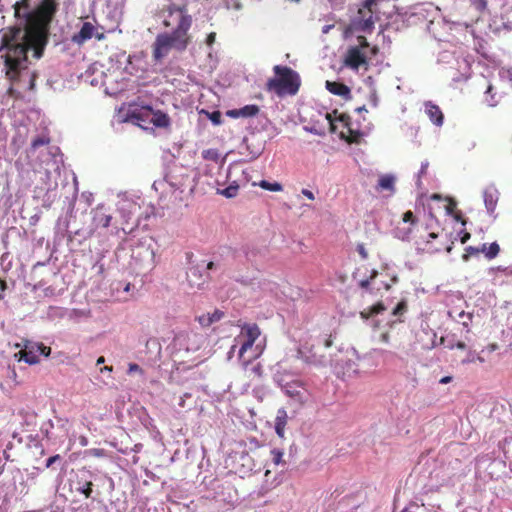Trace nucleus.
<instances>
[{
  "mask_svg": "<svg viewBox=\"0 0 512 512\" xmlns=\"http://www.w3.org/2000/svg\"><path fill=\"white\" fill-rule=\"evenodd\" d=\"M57 10L55 0H43L36 15L27 14L23 27L12 26L0 30V59L8 79L15 81L26 68L27 53L39 59L47 43L48 22Z\"/></svg>",
  "mask_w": 512,
  "mask_h": 512,
  "instance_id": "nucleus-1",
  "label": "nucleus"
},
{
  "mask_svg": "<svg viewBox=\"0 0 512 512\" xmlns=\"http://www.w3.org/2000/svg\"><path fill=\"white\" fill-rule=\"evenodd\" d=\"M192 25L191 16H182L177 19V25L171 33L158 34L153 44V58L162 60L171 49L184 51L191 42L189 30Z\"/></svg>",
  "mask_w": 512,
  "mask_h": 512,
  "instance_id": "nucleus-2",
  "label": "nucleus"
},
{
  "mask_svg": "<svg viewBox=\"0 0 512 512\" xmlns=\"http://www.w3.org/2000/svg\"><path fill=\"white\" fill-rule=\"evenodd\" d=\"M378 53V46L370 45L365 36L359 35L357 36V44L347 49L343 64L354 71L359 70L360 67L367 71L370 59Z\"/></svg>",
  "mask_w": 512,
  "mask_h": 512,
  "instance_id": "nucleus-3",
  "label": "nucleus"
},
{
  "mask_svg": "<svg viewBox=\"0 0 512 512\" xmlns=\"http://www.w3.org/2000/svg\"><path fill=\"white\" fill-rule=\"evenodd\" d=\"M276 75L270 78L266 83V90L273 91L278 96L285 94L295 95L300 87L298 74L287 66L276 65L273 68Z\"/></svg>",
  "mask_w": 512,
  "mask_h": 512,
  "instance_id": "nucleus-4",
  "label": "nucleus"
},
{
  "mask_svg": "<svg viewBox=\"0 0 512 512\" xmlns=\"http://www.w3.org/2000/svg\"><path fill=\"white\" fill-rule=\"evenodd\" d=\"M260 336V329L256 324H244L241 328L239 336L236 341L242 340L239 349V359L243 358L244 353L249 350Z\"/></svg>",
  "mask_w": 512,
  "mask_h": 512,
  "instance_id": "nucleus-5",
  "label": "nucleus"
},
{
  "mask_svg": "<svg viewBox=\"0 0 512 512\" xmlns=\"http://www.w3.org/2000/svg\"><path fill=\"white\" fill-rule=\"evenodd\" d=\"M359 286L365 289L370 294H378L382 290L388 291L391 288V284L379 279V273L373 270L370 276L359 282Z\"/></svg>",
  "mask_w": 512,
  "mask_h": 512,
  "instance_id": "nucleus-6",
  "label": "nucleus"
},
{
  "mask_svg": "<svg viewBox=\"0 0 512 512\" xmlns=\"http://www.w3.org/2000/svg\"><path fill=\"white\" fill-rule=\"evenodd\" d=\"M281 386L285 394L290 398L295 399L301 404L306 401V388L302 381L293 380L290 382H285Z\"/></svg>",
  "mask_w": 512,
  "mask_h": 512,
  "instance_id": "nucleus-7",
  "label": "nucleus"
},
{
  "mask_svg": "<svg viewBox=\"0 0 512 512\" xmlns=\"http://www.w3.org/2000/svg\"><path fill=\"white\" fill-rule=\"evenodd\" d=\"M336 120L347 130L346 132L342 131L341 136L345 138L348 143H359L362 133L359 130L351 128V117L348 114L342 113Z\"/></svg>",
  "mask_w": 512,
  "mask_h": 512,
  "instance_id": "nucleus-8",
  "label": "nucleus"
},
{
  "mask_svg": "<svg viewBox=\"0 0 512 512\" xmlns=\"http://www.w3.org/2000/svg\"><path fill=\"white\" fill-rule=\"evenodd\" d=\"M15 357L18 358L19 361H24L30 365L39 363L37 343L26 340L23 349L16 353Z\"/></svg>",
  "mask_w": 512,
  "mask_h": 512,
  "instance_id": "nucleus-9",
  "label": "nucleus"
},
{
  "mask_svg": "<svg viewBox=\"0 0 512 512\" xmlns=\"http://www.w3.org/2000/svg\"><path fill=\"white\" fill-rule=\"evenodd\" d=\"M91 213L92 226L94 229L109 227L112 220V215L108 213L103 205H98L95 209L92 210Z\"/></svg>",
  "mask_w": 512,
  "mask_h": 512,
  "instance_id": "nucleus-10",
  "label": "nucleus"
},
{
  "mask_svg": "<svg viewBox=\"0 0 512 512\" xmlns=\"http://www.w3.org/2000/svg\"><path fill=\"white\" fill-rule=\"evenodd\" d=\"M377 0H365L363 7L359 9L358 13L362 15V21L360 22L361 29L368 31L373 28L374 22L372 20L373 7L376 5Z\"/></svg>",
  "mask_w": 512,
  "mask_h": 512,
  "instance_id": "nucleus-11",
  "label": "nucleus"
},
{
  "mask_svg": "<svg viewBox=\"0 0 512 512\" xmlns=\"http://www.w3.org/2000/svg\"><path fill=\"white\" fill-rule=\"evenodd\" d=\"M425 113L432 123L436 126H442L444 121V114L440 107L431 101L425 103Z\"/></svg>",
  "mask_w": 512,
  "mask_h": 512,
  "instance_id": "nucleus-12",
  "label": "nucleus"
},
{
  "mask_svg": "<svg viewBox=\"0 0 512 512\" xmlns=\"http://www.w3.org/2000/svg\"><path fill=\"white\" fill-rule=\"evenodd\" d=\"M483 198L487 212L492 215L495 212L499 199L498 190L494 187L486 188L483 193Z\"/></svg>",
  "mask_w": 512,
  "mask_h": 512,
  "instance_id": "nucleus-13",
  "label": "nucleus"
},
{
  "mask_svg": "<svg viewBox=\"0 0 512 512\" xmlns=\"http://www.w3.org/2000/svg\"><path fill=\"white\" fill-rule=\"evenodd\" d=\"M326 89L337 96H341L344 99H349L351 97L350 88L341 82L336 81H326Z\"/></svg>",
  "mask_w": 512,
  "mask_h": 512,
  "instance_id": "nucleus-14",
  "label": "nucleus"
},
{
  "mask_svg": "<svg viewBox=\"0 0 512 512\" xmlns=\"http://www.w3.org/2000/svg\"><path fill=\"white\" fill-rule=\"evenodd\" d=\"M94 26L90 22H84L80 31L72 37V41L76 44H83L91 39L94 35Z\"/></svg>",
  "mask_w": 512,
  "mask_h": 512,
  "instance_id": "nucleus-15",
  "label": "nucleus"
},
{
  "mask_svg": "<svg viewBox=\"0 0 512 512\" xmlns=\"http://www.w3.org/2000/svg\"><path fill=\"white\" fill-rule=\"evenodd\" d=\"M246 377L250 380L260 379L263 376V366L260 363H251L250 361H242Z\"/></svg>",
  "mask_w": 512,
  "mask_h": 512,
  "instance_id": "nucleus-16",
  "label": "nucleus"
},
{
  "mask_svg": "<svg viewBox=\"0 0 512 512\" xmlns=\"http://www.w3.org/2000/svg\"><path fill=\"white\" fill-rule=\"evenodd\" d=\"M287 421H288L287 411L284 408L278 409L276 418H275V432L281 438L284 437Z\"/></svg>",
  "mask_w": 512,
  "mask_h": 512,
  "instance_id": "nucleus-17",
  "label": "nucleus"
},
{
  "mask_svg": "<svg viewBox=\"0 0 512 512\" xmlns=\"http://www.w3.org/2000/svg\"><path fill=\"white\" fill-rule=\"evenodd\" d=\"M223 316L224 313L221 310L216 309L212 313H206L198 316L197 320L202 327H209L213 323L220 321Z\"/></svg>",
  "mask_w": 512,
  "mask_h": 512,
  "instance_id": "nucleus-18",
  "label": "nucleus"
},
{
  "mask_svg": "<svg viewBox=\"0 0 512 512\" xmlns=\"http://www.w3.org/2000/svg\"><path fill=\"white\" fill-rule=\"evenodd\" d=\"M395 181H396V178L391 174L382 175V176H380V178L378 180L376 189L378 191L387 190L391 193H394L395 192Z\"/></svg>",
  "mask_w": 512,
  "mask_h": 512,
  "instance_id": "nucleus-19",
  "label": "nucleus"
},
{
  "mask_svg": "<svg viewBox=\"0 0 512 512\" xmlns=\"http://www.w3.org/2000/svg\"><path fill=\"white\" fill-rule=\"evenodd\" d=\"M259 113V107L254 104L246 105L240 109L231 110L228 115L233 117H253Z\"/></svg>",
  "mask_w": 512,
  "mask_h": 512,
  "instance_id": "nucleus-20",
  "label": "nucleus"
},
{
  "mask_svg": "<svg viewBox=\"0 0 512 512\" xmlns=\"http://www.w3.org/2000/svg\"><path fill=\"white\" fill-rule=\"evenodd\" d=\"M188 282L191 287L201 288L206 283V280L198 268L192 267L188 273Z\"/></svg>",
  "mask_w": 512,
  "mask_h": 512,
  "instance_id": "nucleus-21",
  "label": "nucleus"
},
{
  "mask_svg": "<svg viewBox=\"0 0 512 512\" xmlns=\"http://www.w3.org/2000/svg\"><path fill=\"white\" fill-rule=\"evenodd\" d=\"M151 123L156 127L167 128L170 126V118L166 113L158 110L153 113Z\"/></svg>",
  "mask_w": 512,
  "mask_h": 512,
  "instance_id": "nucleus-22",
  "label": "nucleus"
},
{
  "mask_svg": "<svg viewBox=\"0 0 512 512\" xmlns=\"http://www.w3.org/2000/svg\"><path fill=\"white\" fill-rule=\"evenodd\" d=\"M301 359L311 365H322L324 363V356H317L315 353L306 352L302 349L298 351Z\"/></svg>",
  "mask_w": 512,
  "mask_h": 512,
  "instance_id": "nucleus-23",
  "label": "nucleus"
},
{
  "mask_svg": "<svg viewBox=\"0 0 512 512\" xmlns=\"http://www.w3.org/2000/svg\"><path fill=\"white\" fill-rule=\"evenodd\" d=\"M500 252V246L497 242H493L489 245L484 243L481 247V253L485 255V257L489 260L494 259L498 256Z\"/></svg>",
  "mask_w": 512,
  "mask_h": 512,
  "instance_id": "nucleus-24",
  "label": "nucleus"
},
{
  "mask_svg": "<svg viewBox=\"0 0 512 512\" xmlns=\"http://www.w3.org/2000/svg\"><path fill=\"white\" fill-rule=\"evenodd\" d=\"M385 306L382 302H378L373 306H370L363 311L360 312V315L363 319H369L373 317L374 315L380 314L383 311H385Z\"/></svg>",
  "mask_w": 512,
  "mask_h": 512,
  "instance_id": "nucleus-25",
  "label": "nucleus"
},
{
  "mask_svg": "<svg viewBox=\"0 0 512 512\" xmlns=\"http://www.w3.org/2000/svg\"><path fill=\"white\" fill-rule=\"evenodd\" d=\"M167 12L170 17H172L174 14H178L177 19L181 18L183 15L190 16L187 13V7L185 5L179 6L176 4H171L167 7Z\"/></svg>",
  "mask_w": 512,
  "mask_h": 512,
  "instance_id": "nucleus-26",
  "label": "nucleus"
},
{
  "mask_svg": "<svg viewBox=\"0 0 512 512\" xmlns=\"http://www.w3.org/2000/svg\"><path fill=\"white\" fill-rule=\"evenodd\" d=\"M440 341H441V344H444L445 347L449 350H453L454 348L461 349V350L466 349L465 342H463L461 340L454 341L453 339H447V338L441 337Z\"/></svg>",
  "mask_w": 512,
  "mask_h": 512,
  "instance_id": "nucleus-27",
  "label": "nucleus"
},
{
  "mask_svg": "<svg viewBox=\"0 0 512 512\" xmlns=\"http://www.w3.org/2000/svg\"><path fill=\"white\" fill-rule=\"evenodd\" d=\"M485 101L490 107H494L498 104L499 98L496 97V94L493 93V86L489 84L485 91Z\"/></svg>",
  "mask_w": 512,
  "mask_h": 512,
  "instance_id": "nucleus-28",
  "label": "nucleus"
},
{
  "mask_svg": "<svg viewBox=\"0 0 512 512\" xmlns=\"http://www.w3.org/2000/svg\"><path fill=\"white\" fill-rule=\"evenodd\" d=\"M202 157L205 160H209V161H212L215 163L219 162V160H220L219 151H218V149H215V148L203 150Z\"/></svg>",
  "mask_w": 512,
  "mask_h": 512,
  "instance_id": "nucleus-29",
  "label": "nucleus"
},
{
  "mask_svg": "<svg viewBox=\"0 0 512 512\" xmlns=\"http://www.w3.org/2000/svg\"><path fill=\"white\" fill-rule=\"evenodd\" d=\"M239 185L233 183L230 184L228 187H226L223 190H220L219 193L226 198H233L238 194Z\"/></svg>",
  "mask_w": 512,
  "mask_h": 512,
  "instance_id": "nucleus-30",
  "label": "nucleus"
},
{
  "mask_svg": "<svg viewBox=\"0 0 512 512\" xmlns=\"http://www.w3.org/2000/svg\"><path fill=\"white\" fill-rule=\"evenodd\" d=\"M260 187L265 190H269V191H273V192H278V191L282 190V185L280 183H278V182L270 183L266 180H262L260 182Z\"/></svg>",
  "mask_w": 512,
  "mask_h": 512,
  "instance_id": "nucleus-31",
  "label": "nucleus"
},
{
  "mask_svg": "<svg viewBox=\"0 0 512 512\" xmlns=\"http://www.w3.org/2000/svg\"><path fill=\"white\" fill-rule=\"evenodd\" d=\"M202 113H205V115L211 120V122L214 125H220L221 124V122H222V114H221L220 111L216 110V111H213V112H208V111L202 110Z\"/></svg>",
  "mask_w": 512,
  "mask_h": 512,
  "instance_id": "nucleus-32",
  "label": "nucleus"
},
{
  "mask_svg": "<svg viewBox=\"0 0 512 512\" xmlns=\"http://www.w3.org/2000/svg\"><path fill=\"white\" fill-rule=\"evenodd\" d=\"M14 7V14H15V17L17 18H20L21 17V10L24 9V10H27L28 7H29V1L28 0H19V1H16L15 4L13 5Z\"/></svg>",
  "mask_w": 512,
  "mask_h": 512,
  "instance_id": "nucleus-33",
  "label": "nucleus"
},
{
  "mask_svg": "<svg viewBox=\"0 0 512 512\" xmlns=\"http://www.w3.org/2000/svg\"><path fill=\"white\" fill-rule=\"evenodd\" d=\"M406 311H407V303H406V301L402 300L393 309L392 315L402 316Z\"/></svg>",
  "mask_w": 512,
  "mask_h": 512,
  "instance_id": "nucleus-34",
  "label": "nucleus"
},
{
  "mask_svg": "<svg viewBox=\"0 0 512 512\" xmlns=\"http://www.w3.org/2000/svg\"><path fill=\"white\" fill-rule=\"evenodd\" d=\"M49 143H50V138L49 137H37V138H35L32 141L31 147H32V149L36 150L40 146H44V145H47Z\"/></svg>",
  "mask_w": 512,
  "mask_h": 512,
  "instance_id": "nucleus-35",
  "label": "nucleus"
},
{
  "mask_svg": "<svg viewBox=\"0 0 512 512\" xmlns=\"http://www.w3.org/2000/svg\"><path fill=\"white\" fill-rule=\"evenodd\" d=\"M272 461L275 465H279L283 462V452L279 449H273L271 451Z\"/></svg>",
  "mask_w": 512,
  "mask_h": 512,
  "instance_id": "nucleus-36",
  "label": "nucleus"
},
{
  "mask_svg": "<svg viewBox=\"0 0 512 512\" xmlns=\"http://www.w3.org/2000/svg\"><path fill=\"white\" fill-rule=\"evenodd\" d=\"M402 220L403 222L405 223H410L411 225H414L416 224L417 222V218L416 216L414 215V213L410 210L406 211L404 214H403V217H402Z\"/></svg>",
  "mask_w": 512,
  "mask_h": 512,
  "instance_id": "nucleus-37",
  "label": "nucleus"
},
{
  "mask_svg": "<svg viewBox=\"0 0 512 512\" xmlns=\"http://www.w3.org/2000/svg\"><path fill=\"white\" fill-rule=\"evenodd\" d=\"M470 3L479 12H482L487 8V0H470Z\"/></svg>",
  "mask_w": 512,
  "mask_h": 512,
  "instance_id": "nucleus-38",
  "label": "nucleus"
},
{
  "mask_svg": "<svg viewBox=\"0 0 512 512\" xmlns=\"http://www.w3.org/2000/svg\"><path fill=\"white\" fill-rule=\"evenodd\" d=\"M481 252V248H476L469 246L465 249V254L463 255V260L467 261L470 255H477Z\"/></svg>",
  "mask_w": 512,
  "mask_h": 512,
  "instance_id": "nucleus-39",
  "label": "nucleus"
},
{
  "mask_svg": "<svg viewBox=\"0 0 512 512\" xmlns=\"http://www.w3.org/2000/svg\"><path fill=\"white\" fill-rule=\"evenodd\" d=\"M37 351H38V355L42 354L45 357H48L51 353V348L48 346H45L43 343H37Z\"/></svg>",
  "mask_w": 512,
  "mask_h": 512,
  "instance_id": "nucleus-40",
  "label": "nucleus"
},
{
  "mask_svg": "<svg viewBox=\"0 0 512 512\" xmlns=\"http://www.w3.org/2000/svg\"><path fill=\"white\" fill-rule=\"evenodd\" d=\"M92 487L93 483L91 481H88L85 483V485L80 491L85 495L86 498H89L92 494Z\"/></svg>",
  "mask_w": 512,
  "mask_h": 512,
  "instance_id": "nucleus-41",
  "label": "nucleus"
},
{
  "mask_svg": "<svg viewBox=\"0 0 512 512\" xmlns=\"http://www.w3.org/2000/svg\"><path fill=\"white\" fill-rule=\"evenodd\" d=\"M459 317L462 319V324L467 327L469 323L471 322L472 315L470 313H465L464 311H461L459 313Z\"/></svg>",
  "mask_w": 512,
  "mask_h": 512,
  "instance_id": "nucleus-42",
  "label": "nucleus"
},
{
  "mask_svg": "<svg viewBox=\"0 0 512 512\" xmlns=\"http://www.w3.org/2000/svg\"><path fill=\"white\" fill-rule=\"evenodd\" d=\"M241 460L243 461V466H247L248 470H251L252 465V459L247 453H242L240 456Z\"/></svg>",
  "mask_w": 512,
  "mask_h": 512,
  "instance_id": "nucleus-43",
  "label": "nucleus"
},
{
  "mask_svg": "<svg viewBox=\"0 0 512 512\" xmlns=\"http://www.w3.org/2000/svg\"><path fill=\"white\" fill-rule=\"evenodd\" d=\"M356 249L362 259L368 258V252H367L364 244H362V243L358 244Z\"/></svg>",
  "mask_w": 512,
  "mask_h": 512,
  "instance_id": "nucleus-44",
  "label": "nucleus"
},
{
  "mask_svg": "<svg viewBox=\"0 0 512 512\" xmlns=\"http://www.w3.org/2000/svg\"><path fill=\"white\" fill-rule=\"evenodd\" d=\"M128 372L129 373H133V372H142V369L140 368V366L136 363H130L129 364V368H128Z\"/></svg>",
  "mask_w": 512,
  "mask_h": 512,
  "instance_id": "nucleus-45",
  "label": "nucleus"
},
{
  "mask_svg": "<svg viewBox=\"0 0 512 512\" xmlns=\"http://www.w3.org/2000/svg\"><path fill=\"white\" fill-rule=\"evenodd\" d=\"M60 459V456L59 455H54V456H51L50 458L47 459L46 461V467L49 468L50 466H52L57 460Z\"/></svg>",
  "mask_w": 512,
  "mask_h": 512,
  "instance_id": "nucleus-46",
  "label": "nucleus"
},
{
  "mask_svg": "<svg viewBox=\"0 0 512 512\" xmlns=\"http://www.w3.org/2000/svg\"><path fill=\"white\" fill-rule=\"evenodd\" d=\"M476 356L473 355V353H469L468 356L462 360V364H469L476 361Z\"/></svg>",
  "mask_w": 512,
  "mask_h": 512,
  "instance_id": "nucleus-47",
  "label": "nucleus"
},
{
  "mask_svg": "<svg viewBox=\"0 0 512 512\" xmlns=\"http://www.w3.org/2000/svg\"><path fill=\"white\" fill-rule=\"evenodd\" d=\"M215 39H216V33L211 32V33H210V34H208V36H207L206 43H207L208 45H212V44L215 42Z\"/></svg>",
  "mask_w": 512,
  "mask_h": 512,
  "instance_id": "nucleus-48",
  "label": "nucleus"
},
{
  "mask_svg": "<svg viewBox=\"0 0 512 512\" xmlns=\"http://www.w3.org/2000/svg\"><path fill=\"white\" fill-rule=\"evenodd\" d=\"M302 194H303L305 197H307L308 199H310V200H314V199H315L313 192H312V191H310V190H308V189H303V190H302Z\"/></svg>",
  "mask_w": 512,
  "mask_h": 512,
  "instance_id": "nucleus-49",
  "label": "nucleus"
},
{
  "mask_svg": "<svg viewBox=\"0 0 512 512\" xmlns=\"http://www.w3.org/2000/svg\"><path fill=\"white\" fill-rule=\"evenodd\" d=\"M370 103L373 107H377L378 105V97L376 95V93H373L371 96H370Z\"/></svg>",
  "mask_w": 512,
  "mask_h": 512,
  "instance_id": "nucleus-50",
  "label": "nucleus"
},
{
  "mask_svg": "<svg viewBox=\"0 0 512 512\" xmlns=\"http://www.w3.org/2000/svg\"><path fill=\"white\" fill-rule=\"evenodd\" d=\"M380 340L384 343H388L389 340H390V336H389V333L388 332H385V333H382L380 335Z\"/></svg>",
  "mask_w": 512,
  "mask_h": 512,
  "instance_id": "nucleus-51",
  "label": "nucleus"
},
{
  "mask_svg": "<svg viewBox=\"0 0 512 512\" xmlns=\"http://www.w3.org/2000/svg\"><path fill=\"white\" fill-rule=\"evenodd\" d=\"M470 237H471V235L469 232H464L461 237V243L465 244L470 239Z\"/></svg>",
  "mask_w": 512,
  "mask_h": 512,
  "instance_id": "nucleus-52",
  "label": "nucleus"
},
{
  "mask_svg": "<svg viewBox=\"0 0 512 512\" xmlns=\"http://www.w3.org/2000/svg\"><path fill=\"white\" fill-rule=\"evenodd\" d=\"M452 381V377L451 376H444L440 379V383L441 384H447V383H450Z\"/></svg>",
  "mask_w": 512,
  "mask_h": 512,
  "instance_id": "nucleus-53",
  "label": "nucleus"
},
{
  "mask_svg": "<svg viewBox=\"0 0 512 512\" xmlns=\"http://www.w3.org/2000/svg\"><path fill=\"white\" fill-rule=\"evenodd\" d=\"M486 349L489 351V352H493L495 350L498 349V345L496 343H491L489 344Z\"/></svg>",
  "mask_w": 512,
  "mask_h": 512,
  "instance_id": "nucleus-54",
  "label": "nucleus"
},
{
  "mask_svg": "<svg viewBox=\"0 0 512 512\" xmlns=\"http://www.w3.org/2000/svg\"><path fill=\"white\" fill-rule=\"evenodd\" d=\"M95 38L98 40V41H101V40H104L105 39V34L104 33H94Z\"/></svg>",
  "mask_w": 512,
  "mask_h": 512,
  "instance_id": "nucleus-55",
  "label": "nucleus"
},
{
  "mask_svg": "<svg viewBox=\"0 0 512 512\" xmlns=\"http://www.w3.org/2000/svg\"><path fill=\"white\" fill-rule=\"evenodd\" d=\"M215 267H216V264H215L213 261L208 262V263H207V265H206V268H207L208 270H212V269H214Z\"/></svg>",
  "mask_w": 512,
  "mask_h": 512,
  "instance_id": "nucleus-56",
  "label": "nucleus"
},
{
  "mask_svg": "<svg viewBox=\"0 0 512 512\" xmlns=\"http://www.w3.org/2000/svg\"><path fill=\"white\" fill-rule=\"evenodd\" d=\"M5 288H6V283L3 280L0 279V290L4 291Z\"/></svg>",
  "mask_w": 512,
  "mask_h": 512,
  "instance_id": "nucleus-57",
  "label": "nucleus"
},
{
  "mask_svg": "<svg viewBox=\"0 0 512 512\" xmlns=\"http://www.w3.org/2000/svg\"><path fill=\"white\" fill-rule=\"evenodd\" d=\"M104 362H105V358H104L103 356H101V357H99V358L97 359L96 364H97V365H100V364H102V363H104Z\"/></svg>",
  "mask_w": 512,
  "mask_h": 512,
  "instance_id": "nucleus-58",
  "label": "nucleus"
},
{
  "mask_svg": "<svg viewBox=\"0 0 512 512\" xmlns=\"http://www.w3.org/2000/svg\"><path fill=\"white\" fill-rule=\"evenodd\" d=\"M475 359H476V361H479L480 363H483L485 361V359L483 357H481L480 355H477Z\"/></svg>",
  "mask_w": 512,
  "mask_h": 512,
  "instance_id": "nucleus-59",
  "label": "nucleus"
},
{
  "mask_svg": "<svg viewBox=\"0 0 512 512\" xmlns=\"http://www.w3.org/2000/svg\"><path fill=\"white\" fill-rule=\"evenodd\" d=\"M428 237H429V239H435V238H437V234L432 232V233H429Z\"/></svg>",
  "mask_w": 512,
  "mask_h": 512,
  "instance_id": "nucleus-60",
  "label": "nucleus"
},
{
  "mask_svg": "<svg viewBox=\"0 0 512 512\" xmlns=\"http://www.w3.org/2000/svg\"><path fill=\"white\" fill-rule=\"evenodd\" d=\"M163 25H164L165 27H170V26H171V23H170V21H168V20H164V21H163Z\"/></svg>",
  "mask_w": 512,
  "mask_h": 512,
  "instance_id": "nucleus-61",
  "label": "nucleus"
},
{
  "mask_svg": "<svg viewBox=\"0 0 512 512\" xmlns=\"http://www.w3.org/2000/svg\"><path fill=\"white\" fill-rule=\"evenodd\" d=\"M101 371H112V367L110 366H105L104 368L101 369Z\"/></svg>",
  "mask_w": 512,
  "mask_h": 512,
  "instance_id": "nucleus-62",
  "label": "nucleus"
},
{
  "mask_svg": "<svg viewBox=\"0 0 512 512\" xmlns=\"http://www.w3.org/2000/svg\"><path fill=\"white\" fill-rule=\"evenodd\" d=\"M184 405H185V401L183 398H181V400L179 402V406L184 407Z\"/></svg>",
  "mask_w": 512,
  "mask_h": 512,
  "instance_id": "nucleus-63",
  "label": "nucleus"
},
{
  "mask_svg": "<svg viewBox=\"0 0 512 512\" xmlns=\"http://www.w3.org/2000/svg\"><path fill=\"white\" fill-rule=\"evenodd\" d=\"M426 167H427V164L423 165L422 168H421L420 173H425Z\"/></svg>",
  "mask_w": 512,
  "mask_h": 512,
  "instance_id": "nucleus-64",
  "label": "nucleus"
}]
</instances>
